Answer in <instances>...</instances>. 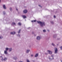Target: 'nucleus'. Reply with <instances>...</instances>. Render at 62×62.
I'll return each instance as SVG.
<instances>
[{"label":"nucleus","instance_id":"nucleus-10","mask_svg":"<svg viewBox=\"0 0 62 62\" xmlns=\"http://www.w3.org/2000/svg\"><path fill=\"white\" fill-rule=\"evenodd\" d=\"M56 36H57V35L56 34H55L53 36V37L54 38H56Z\"/></svg>","mask_w":62,"mask_h":62},{"label":"nucleus","instance_id":"nucleus-24","mask_svg":"<svg viewBox=\"0 0 62 62\" xmlns=\"http://www.w3.org/2000/svg\"><path fill=\"white\" fill-rule=\"evenodd\" d=\"M18 33H21V30H20L18 32Z\"/></svg>","mask_w":62,"mask_h":62},{"label":"nucleus","instance_id":"nucleus-21","mask_svg":"<svg viewBox=\"0 0 62 62\" xmlns=\"http://www.w3.org/2000/svg\"><path fill=\"white\" fill-rule=\"evenodd\" d=\"M7 58H4V61H6V60H7Z\"/></svg>","mask_w":62,"mask_h":62},{"label":"nucleus","instance_id":"nucleus-7","mask_svg":"<svg viewBox=\"0 0 62 62\" xmlns=\"http://www.w3.org/2000/svg\"><path fill=\"white\" fill-rule=\"evenodd\" d=\"M23 12L24 13H26L27 12V10H25L23 11Z\"/></svg>","mask_w":62,"mask_h":62},{"label":"nucleus","instance_id":"nucleus-2","mask_svg":"<svg viewBox=\"0 0 62 62\" xmlns=\"http://www.w3.org/2000/svg\"><path fill=\"white\" fill-rule=\"evenodd\" d=\"M54 51L55 54H57V51H58L57 49L56 48H54Z\"/></svg>","mask_w":62,"mask_h":62},{"label":"nucleus","instance_id":"nucleus-8","mask_svg":"<svg viewBox=\"0 0 62 62\" xmlns=\"http://www.w3.org/2000/svg\"><path fill=\"white\" fill-rule=\"evenodd\" d=\"M4 53L5 54H8V52L6 50L4 51Z\"/></svg>","mask_w":62,"mask_h":62},{"label":"nucleus","instance_id":"nucleus-15","mask_svg":"<svg viewBox=\"0 0 62 62\" xmlns=\"http://www.w3.org/2000/svg\"><path fill=\"white\" fill-rule=\"evenodd\" d=\"M6 51H8L9 49V48H6Z\"/></svg>","mask_w":62,"mask_h":62},{"label":"nucleus","instance_id":"nucleus-28","mask_svg":"<svg viewBox=\"0 0 62 62\" xmlns=\"http://www.w3.org/2000/svg\"><path fill=\"white\" fill-rule=\"evenodd\" d=\"M27 62H30V61H29V60L28 59L27 60Z\"/></svg>","mask_w":62,"mask_h":62},{"label":"nucleus","instance_id":"nucleus-36","mask_svg":"<svg viewBox=\"0 0 62 62\" xmlns=\"http://www.w3.org/2000/svg\"><path fill=\"white\" fill-rule=\"evenodd\" d=\"M39 7H41V6H40V5H39Z\"/></svg>","mask_w":62,"mask_h":62},{"label":"nucleus","instance_id":"nucleus-14","mask_svg":"<svg viewBox=\"0 0 62 62\" xmlns=\"http://www.w3.org/2000/svg\"><path fill=\"white\" fill-rule=\"evenodd\" d=\"M51 45H52V46H55V44H54V43H52L51 44Z\"/></svg>","mask_w":62,"mask_h":62},{"label":"nucleus","instance_id":"nucleus-5","mask_svg":"<svg viewBox=\"0 0 62 62\" xmlns=\"http://www.w3.org/2000/svg\"><path fill=\"white\" fill-rule=\"evenodd\" d=\"M37 39L38 40H39L40 39V36H38L37 38Z\"/></svg>","mask_w":62,"mask_h":62},{"label":"nucleus","instance_id":"nucleus-4","mask_svg":"<svg viewBox=\"0 0 62 62\" xmlns=\"http://www.w3.org/2000/svg\"><path fill=\"white\" fill-rule=\"evenodd\" d=\"M3 8L5 9H7V7L6 6V5H3Z\"/></svg>","mask_w":62,"mask_h":62},{"label":"nucleus","instance_id":"nucleus-6","mask_svg":"<svg viewBox=\"0 0 62 62\" xmlns=\"http://www.w3.org/2000/svg\"><path fill=\"white\" fill-rule=\"evenodd\" d=\"M10 34L12 35H15L16 34V32H11Z\"/></svg>","mask_w":62,"mask_h":62},{"label":"nucleus","instance_id":"nucleus-17","mask_svg":"<svg viewBox=\"0 0 62 62\" xmlns=\"http://www.w3.org/2000/svg\"><path fill=\"white\" fill-rule=\"evenodd\" d=\"M36 22V20L31 21V22H32V23H33V22Z\"/></svg>","mask_w":62,"mask_h":62},{"label":"nucleus","instance_id":"nucleus-44","mask_svg":"<svg viewBox=\"0 0 62 62\" xmlns=\"http://www.w3.org/2000/svg\"><path fill=\"white\" fill-rule=\"evenodd\" d=\"M0 57H2V56H0Z\"/></svg>","mask_w":62,"mask_h":62},{"label":"nucleus","instance_id":"nucleus-40","mask_svg":"<svg viewBox=\"0 0 62 62\" xmlns=\"http://www.w3.org/2000/svg\"><path fill=\"white\" fill-rule=\"evenodd\" d=\"M52 59H54V58H53Z\"/></svg>","mask_w":62,"mask_h":62},{"label":"nucleus","instance_id":"nucleus-37","mask_svg":"<svg viewBox=\"0 0 62 62\" xmlns=\"http://www.w3.org/2000/svg\"><path fill=\"white\" fill-rule=\"evenodd\" d=\"M19 62H23L22 61H20Z\"/></svg>","mask_w":62,"mask_h":62},{"label":"nucleus","instance_id":"nucleus-30","mask_svg":"<svg viewBox=\"0 0 62 62\" xmlns=\"http://www.w3.org/2000/svg\"><path fill=\"white\" fill-rule=\"evenodd\" d=\"M49 59L50 60V61H51V60H52V59L50 58H49Z\"/></svg>","mask_w":62,"mask_h":62},{"label":"nucleus","instance_id":"nucleus-34","mask_svg":"<svg viewBox=\"0 0 62 62\" xmlns=\"http://www.w3.org/2000/svg\"><path fill=\"white\" fill-rule=\"evenodd\" d=\"M60 48L61 50H62V46H61Z\"/></svg>","mask_w":62,"mask_h":62},{"label":"nucleus","instance_id":"nucleus-41","mask_svg":"<svg viewBox=\"0 0 62 62\" xmlns=\"http://www.w3.org/2000/svg\"><path fill=\"white\" fill-rule=\"evenodd\" d=\"M61 62H62V60H61Z\"/></svg>","mask_w":62,"mask_h":62},{"label":"nucleus","instance_id":"nucleus-32","mask_svg":"<svg viewBox=\"0 0 62 62\" xmlns=\"http://www.w3.org/2000/svg\"><path fill=\"white\" fill-rule=\"evenodd\" d=\"M45 54L46 55H47V54H48L47 53H45Z\"/></svg>","mask_w":62,"mask_h":62},{"label":"nucleus","instance_id":"nucleus-9","mask_svg":"<svg viewBox=\"0 0 62 62\" xmlns=\"http://www.w3.org/2000/svg\"><path fill=\"white\" fill-rule=\"evenodd\" d=\"M30 51V50H27L26 51V53L27 54H28Z\"/></svg>","mask_w":62,"mask_h":62},{"label":"nucleus","instance_id":"nucleus-43","mask_svg":"<svg viewBox=\"0 0 62 62\" xmlns=\"http://www.w3.org/2000/svg\"><path fill=\"white\" fill-rule=\"evenodd\" d=\"M1 2V0H0V2Z\"/></svg>","mask_w":62,"mask_h":62},{"label":"nucleus","instance_id":"nucleus-22","mask_svg":"<svg viewBox=\"0 0 62 62\" xmlns=\"http://www.w3.org/2000/svg\"><path fill=\"white\" fill-rule=\"evenodd\" d=\"M3 38V36H0V39H2Z\"/></svg>","mask_w":62,"mask_h":62},{"label":"nucleus","instance_id":"nucleus-18","mask_svg":"<svg viewBox=\"0 0 62 62\" xmlns=\"http://www.w3.org/2000/svg\"><path fill=\"white\" fill-rule=\"evenodd\" d=\"M12 25H16V23H15L14 22H13L12 23Z\"/></svg>","mask_w":62,"mask_h":62},{"label":"nucleus","instance_id":"nucleus-31","mask_svg":"<svg viewBox=\"0 0 62 62\" xmlns=\"http://www.w3.org/2000/svg\"><path fill=\"white\" fill-rule=\"evenodd\" d=\"M51 56L52 57H54V55H51Z\"/></svg>","mask_w":62,"mask_h":62},{"label":"nucleus","instance_id":"nucleus-29","mask_svg":"<svg viewBox=\"0 0 62 62\" xmlns=\"http://www.w3.org/2000/svg\"><path fill=\"white\" fill-rule=\"evenodd\" d=\"M2 58V59H1V60L2 61H4V59H3V58Z\"/></svg>","mask_w":62,"mask_h":62},{"label":"nucleus","instance_id":"nucleus-1","mask_svg":"<svg viewBox=\"0 0 62 62\" xmlns=\"http://www.w3.org/2000/svg\"><path fill=\"white\" fill-rule=\"evenodd\" d=\"M37 22L38 23L40 24V26L41 27H43L45 25V23L44 22H41L39 21H38Z\"/></svg>","mask_w":62,"mask_h":62},{"label":"nucleus","instance_id":"nucleus-39","mask_svg":"<svg viewBox=\"0 0 62 62\" xmlns=\"http://www.w3.org/2000/svg\"><path fill=\"white\" fill-rule=\"evenodd\" d=\"M33 56V55H31V56Z\"/></svg>","mask_w":62,"mask_h":62},{"label":"nucleus","instance_id":"nucleus-12","mask_svg":"<svg viewBox=\"0 0 62 62\" xmlns=\"http://www.w3.org/2000/svg\"><path fill=\"white\" fill-rule=\"evenodd\" d=\"M13 59L15 60H16V59H17V58L16 57H14L13 58Z\"/></svg>","mask_w":62,"mask_h":62},{"label":"nucleus","instance_id":"nucleus-42","mask_svg":"<svg viewBox=\"0 0 62 62\" xmlns=\"http://www.w3.org/2000/svg\"><path fill=\"white\" fill-rule=\"evenodd\" d=\"M35 35V36H36V35Z\"/></svg>","mask_w":62,"mask_h":62},{"label":"nucleus","instance_id":"nucleus-27","mask_svg":"<svg viewBox=\"0 0 62 62\" xmlns=\"http://www.w3.org/2000/svg\"><path fill=\"white\" fill-rule=\"evenodd\" d=\"M3 14H4V15H5V14H6V13L4 11L3 12Z\"/></svg>","mask_w":62,"mask_h":62},{"label":"nucleus","instance_id":"nucleus-20","mask_svg":"<svg viewBox=\"0 0 62 62\" xmlns=\"http://www.w3.org/2000/svg\"><path fill=\"white\" fill-rule=\"evenodd\" d=\"M18 24L19 25H22V24L21 23H18Z\"/></svg>","mask_w":62,"mask_h":62},{"label":"nucleus","instance_id":"nucleus-38","mask_svg":"<svg viewBox=\"0 0 62 62\" xmlns=\"http://www.w3.org/2000/svg\"><path fill=\"white\" fill-rule=\"evenodd\" d=\"M16 10H17V11H18V9H17V8L16 9Z\"/></svg>","mask_w":62,"mask_h":62},{"label":"nucleus","instance_id":"nucleus-16","mask_svg":"<svg viewBox=\"0 0 62 62\" xmlns=\"http://www.w3.org/2000/svg\"><path fill=\"white\" fill-rule=\"evenodd\" d=\"M37 56H38V54H36L35 57H37Z\"/></svg>","mask_w":62,"mask_h":62},{"label":"nucleus","instance_id":"nucleus-25","mask_svg":"<svg viewBox=\"0 0 62 62\" xmlns=\"http://www.w3.org/2000/svg\"><path fill=\"white\" fill-rule=\"evenodd\" d=\"M43 31L44 32H46V31L45 30H43Z\"/></svg>","mask_w":62,"mask_h":62},{"label":"nucleus","instance_id":"nucleus-3","mask_svg":"<svg viewBox=\"0 0 62 62\" xmlns=\"http://www.w3.org/2000/svg\"><path fill=\"white\" fill-rule=\"evenodd\" d=\"M47 52L49 54H52V52L50 50H47Z\"/></svg>","mask_w":62,"mask_h":62},{"label":"nucleus","instance_id":"nucleus-19","mask_svg":"<svg viewBox=\"0 0 62 62\" xmlns=\"http://www.w3.org/2000/svg\"><path fill=\"white\" fill-rule=\"evenodd\" d=\"M50 23L51 24H54V22L53 21H51L50 22Z\"/></svg>","mask_w":62,"mask_h":62},{"label":"nucleus","instance_id":"nucleus-11","mask_svg":"<svg viewBox=\"0 0 62 62\" xmlns=\"http://www.w3.org/2000/svg\"><path fill=\"white\" fill-rule=\"evenodd\" d=\"M22 17H23V19H25V18H26V17L25 15H23L22 16Z\"/></svg>","mask_w":62,"mask_h":62},{"label":"nucleus","instance_id":"nucleus-13","mask_svg":"<svg viewBox=\"0 0 62 62\" xmlns=\"http://www.w3.org/2000/svg\"><path fill=\"white\" fill-rule=\"evenodd\" d=\"M9 51L10 52L12 51V48H9Z\"/></svg>","mask_w":62,"mask_h":62},{"label":"nucleus","instance_id":"nucleus-26","mask_svg":"<svg viewBox=\"0 0 62 62\" xmlns=\"http://www.w3.org/2000/svg\"><path fill=\"white\" fill-rule=\"evenodd\" d=\"M17 36H18V37H20V34H17Z\"/></svg>","mask_w":62,"mask_h":62},{"label":"nucleus","instance_id":"nucleus-35","mask_svg":"<svg viewBox=\"0 0 62 62\" xmlns=\"http://www.w3.org/2000/svg\"><path fill=\"white\" fill-rule=\"evenodd\" d=\"M47 31L48 32H49V31H50V30H47Z\"/></svg>","mask_w":62,"mask_h":62},{"label":"nucleus","instance_id":"nucleus-23","mask_svg":"<svg viewBox=\"0 0 62 62\" xmlns=\"http://www.w3.org/2000/svg\"><path fill=\"white\" fill-rule=\"evenodd\" d=\"M12 8L11 7H10V11H11V10H12Z\"/></svg>","mask_w":62,"mask_h":62},{"label":"nucleus","instance_id":"nucleus-33","mask_svg":"<svg viewBox=\"0 0 62 62\" xmlns=\"http://www.w3.org/2000/svg\"><path fill=\"white\" fill-rule=\"evenodd\" d=\"M54 18H55L56 16H54Z\"/></svg>","mask_w":62,"mask_h":62},{"label":"nucleus","instance_id":"nucleus-45","mask_svg":"<svg viewBox=\"0 0 62 62\" xmlns=\"http://www.w3.org/2000/svg\"><path fill=\"white\" fill-rule=\"evenodd\" d=\"M25 21H26V19H25Z\"/></svg>","mask_w":62,"mask_h":62}]
</instances>
